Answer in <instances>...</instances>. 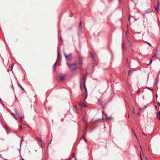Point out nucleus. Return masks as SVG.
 I'll return each instance as SVG.
<instances>
[{"mask_svg":"<svg viewBox=\"0 0 160 160\" xmlns=\"http://www.w3.org/2000/svg\"><path fill=\"white\" fill-rule=\"evenodd\" d=\"M83 83L84 88L85 89V93H86L85 94H86V97L85 98V99H86V98H87V97L88 92H87V90L86 87L85 85V80H84V77H83Z\"/></svg>","mask_w":160,"mask_h":160,"instance_id":"f257e3e1","label":"nucleus"},{"mask_svg":"<svg viewBox=\"0 0 160 160\" xmlns=\"http://www.w3.org/2000/svg\"><path fill=\"white\" fill-rule=\"evenodd\" d=\"M159 3L158 1H157V3H156V6L155 7V8L156 10L158 12H159Z\"/></svg>","mask_w":160,"mask_h":160,"instance_id":"f03ea898","label":"nucleus"},{"mask_svg":"<svg viewBox=\"0 0 160 160\" xmlns=\"http://www.w3.org/2000/svg\"><path fill=\"white\" fill-rule=\"evenodd\" d=\"M77 63L76 62H75L71 64H69L68 63H67V64L70 69H71V68H72V67L75 66L77 65Z\"/></svg>","mask_w":160,"mask_h":160,"instance_id":"7ed1b4c3","label":"nucleus"},{"mask_svg":"<svg viewBox=\"0 0 160 160\" xmlns=\"http://www.w3.org/2000/svg\"><path fill=\"white\" fill-rule=\"evenodd\" d=\"M91 56L93 59V60L95 62H96V58L97 57L93 53L91 52Z\"/></svg>","mask_w":160,"mask_h":160,"instance_id":"20e7f679","label":"nucleus"},{"mask_svg":"<svg viewBox=\"0 0 160 160\" xmlns=\"http://www.w3.org/2000/svg\"><path fill=\"white\" fill-rule=\"evenodd\" d=\"M79 62L80 65H82V58L80 55H79Z\"/></svg>","mask_w":160,"mask_h":160,"instance_id":"39448f33","label":"nucleus"},{"mask_svg":"<svg viewBox=\"0 0 160 160\" xmlns=\"http://www.w3.org/2000/svg\"><path fill=\"white\" fill-rule=\"evenodd\" d=\"M152 11V10L151 8H149L145 11V13H148Z\"/></svg>","mask_w":160,"mask_h":160,"instance_id":"423d86ee","label":"nucleus"},{"mask_svg":"<svg viewBox=\"0 0 160 160\" xmlns=\"http://www.w3.org/2000/svg\"><path fill=\"white\" fill-rule=\"evenodd\" d=\"M79 105L82 108L87 107V106L83 102H80Z\"/></svg>","mask_w":160,"mask_h":160,"instance_id":"0eeeda50","label":"nucleus"},{"mask_svg":"<svg viewBox=\"0 0 160 160\" xmlns=\"http://www.w3.org/2000/svg\"><path fill=\"white\" fill-rule=\"evenodd\" d=\"M122 48L123 51H124L125 50V46L123 40H122Z\"/></svg>","mask_w":160,"mask_h":160,"instance_id":"6e6552de","label":"nucleus"},{"mask_svg":"<svg viewBox=\"0 0 160 160\" xmlns=\"http://www.w3.org/2000/svg\"><path fill=\"white\" fill-rule=\"evenodd\" d=\"M37 139L40 142H43V141L42 140V139L41 137H37Z\"/></svg>","mask_w":160,"mask_h":160,"instance_id":"1a4fd4ad","label":"nucleus"},{"mask_svg":"<svg viewBox=\"0 0 160 160\" xmlns=\"http://www.w3.org/2000/svg\"><path fill=\"white\" fill-rule=\"evenodd\" d=\"M41 143L42 144L41 145V147H42V148H44L45 147V143L44 141H43Z\"/></svg>","mask_w":160,"mask_h":160,"instance_id":"9d476101","label":"nucleus"},{"mask_svg":"<svg viewBox=\"0 0 160 160\" xmlns=\"http://www.w3.org/2000/svg\"><path fill=\"white\" fill-rule=\"evenodd\" d=\"M77 69V68L75 67L73 69H72V68H71V69H70L72 72H74Z\"/></svg>","mask_w":160,"mask_h":160,"instance_id":"9b49d317","label":"nucleus"},{"mask_svg":"<svg viewBox=\"0 0 160 160\" xmlns=\"http://www.w3.org/2000/svg\"><path fill=\"white\" fill-rule=\"evenodd\" d=\"M14 111L15 112V114H17V115L18 116H19V114L18 112V111L17 110V109H14Z\"/></svg>","mask_w":160,"mask_h":160,"instance_id":"f8f14e48","label":"nucleus"},{"mask_svg":"<svg viewBox=\"0 0 160 160\" xmlns=\"http://www.w3.org/2000/svg\"><path fill=\"white\" fill-rule=\"evenodd\" d=\"M82 24L81 22H80L79 24V29L80 32H81L82 28H81Z\"/></svg>","mask_w":160,"mask_h":160,"instance_id":"ddd939ff","label":"nucleus"},{"mask_svg":"<svg viewBox=\"0 0 160 160\" xmlns=\"http://www.w3.org/2000/svg\"><path fill=\"white\" fill-rule=\"evenodd\" d=\"M17 84L18 86L23 90H24V88L20 85V84L17 81Z\"/></svg>","mask_w":160,"mask_h":160,"instance_id":"4468645a","label":"nucleus"},{"mask_svg":"<svg viewBox=\"0 0 160 160\" xmlns=\"http://www.w3.org/2000/svg\"><path fill=\"white\" fill-rule=\"evenodd\" d=\"M60 79L61 80L63 81L64 79V76L62 75H61V76H60Z\"/></svg>","mask_w":160,"mask_h":160,"instance_id":"2eb2a0df","label":"nucleus"},{"mask_svg":"<svg viewBox=\"0 0 160 160\" xmlns=\"http://www.w3.org/2000/svg\"><path fill=\"white\" fill-rule=\"evenodd\" d=\"M147 108V106H145L144 108H140V110L142 112H143L145 110L146 108Z\"/></svg>","mask_w":160,"mask_h":160,"instance_id":"dca6fc26","label":"nucleus"},{"mask_svg":"<svg viewBox=\"0 0 160 160\" xmlns=\"http://www.w3.org/2000/svg\"><path fill=\"white\" fill-rule=\"evenodd\" d=\"M56 64H57V61L53 65V71L54 72L55 71V66Z\"/></svg>","mask_w":160,"mask_h":160,"instance_id":"f3484780","label":"nucleus"},{"mask_svg":"<svg viewBox=\"0 0 160 160\" xmlns=\"http://www.w3.org/2000/svg\"><path fill=\"white\" fill-rule=\"evenodd\" d=\"M19 118L20 119V122L22 124H23V123H22V117H19Z\"/></svg>","mask_w":160,"mask_h":160,"instance_id":"a211bd4d","label":"nucleus"},{"mask_svg":"<svg viewBox=\"0 0 160 160\" xmlns=\"http://www.w3.org/2000/svg\"><path fill=\"white\" fill-rule=\"evenodd\" d=\"M73 110H75V111H76V110L77 109V106L75 105H74L73 106Z\"/></svg>","mask_w":160,"mask_h":160,"instance_id":"6ab92c4d","label":"nucleus"},{"mask_svg":"<svg viewBox=\"0 0 160 160\" xmlns=\"http://www.w3.org/2000/svg\"><path fill=\"white\" fill-rule=\"evenodd\" d=\"M85 130H84V134H83V135L81 137V138H85Z\"/></svg>","mask_w":160,"mask_h":160,"instance_id":"aec40b11","label":"nucleus"},{"mask_svg":"<svg viewBox=\"0 0 160 160\" xmlns=\"http://www.w3.org/2000/svg\"><path fill=\"white\" fill-rule=\"evenodd\" d=\"M11 114L13 116V117H14V118L15 119H17V118H16V117H15V115H14V113H11Z\"/></svg>","mask_w":160,"mask_h":160,"instance_id":"412c9836","label":"nucleus"},{"mask_svg":"<svg viewBox=\"0 0 160 160\" xmlns=\"http://www.w3.org/2000/svg\"><path fill=\"white\" fill-rule=\"evenodd\" d=\"M60 55L59 52V51L58 50V58H59V57H60Z\"/></svg>","mask_w":160,"mask_h":160,"instance_id":"4be33fe9","label":"nucleus"},{"mask_svg":"<svg viewBox=\"0 0 160 160\" xmlns=\"http://www.w3.org/2000/svg\"><path fill=\"white\" fill-rule=\"evenodd\" d=\"M83 121L85 123H86V124H87V123L86 122V121H85V118L84 117H83Z\"/></svg>","mask_w":160,"mask_h":160,"instance_id":"5701e85b","label":"nucleus"},{"mask_svg":"<svg viewBox=\"0 0 160 160\" xmlns=\"http://www.w3.org/2000/svg\"><path fill=\"white\" fill-rule=\"evenodd\" d=\"M152 62V59H150V62H149V63H148V64L147 65H149Z\"/></svg>","mask_w":160,"mask_h":160,"instance_id":"b1692460","label":"nucleus"},{"mask_svg":"<svg viewBox=\"0 0 160 160\" xmlns=\"http://www.w3.org/2000/svg\"><path fill=\"white\" fill-rule=\"evenodd\" d=\"M140 146L141 150L140 151V153L141 154V153H142V149L140 145Z\"/></svg>","mask_w":160,"mask_h":160,"instance_id":"393cba45","label":"nucleus"},{"mask_svg":"<svg viewBox=\"0 0 160 160\" xmlns=\"http://www.w3.org/2000/svg\"><path fill=\"white\" fill-rule=\"evenodd\" d=\"M128 42L129 44L130 45H131L132 44V42H131L129 39H128Z\"/></svg>","mask_w":160,"mask_h":160,"instance_id":"a878e982","label":"nucleus"},{"mask_svg":"<svg viewBox=\"0 0 160 160\" xmlns=\"http://www.w3.org/2000/svg\"><path fill=\"white\" fill-rule=\"evenodd\" d=\"M65 58L66 59H68V57H69V56H68V55H65Z\"/></svg>","mask_w":160,"mask_h":160,"instance_id":"bb28decb","label":"nucleus"},{"mask_svg":"<svg viewBox=\"0 0 160 160\" xmlns=\"http://www.w3.org/2000/svg\"><path fill=\"white\" fill-rule=\"evenodd\" d=\"M65 58L66 59H68V57H69V56H68V55H65Z\"/></svg>","mask_w":160,"mask_h":160,"instance_id":"cd10ccee","label":"nucleus"},{"mask_svg":"<svg viewBox=\"0 0 160 160\" xmlns=\"http://www.w3.org/2000/svg\"><path fill=\"white\" fill-rule=\"evenodd\" d=\"M133 113H135V109L134 107L133 108Z\"/></svg>","mask_w":160,"mask_h":160,"instance_id":"c85d7f7f","label":"nucleus"},{"mask_svg":"<svg viewBox=\"0 0 160 160\" xmlns=\"http://www.w3.org/2000/svg\"><path fill=\"white\" fill-rule=\"evenodd\" d=\"M112 118L111 117H107V119H111Z\"/></svg>","mask_w":160,"mask_h":160,"instance_id":"c756f323","label":"nucleus"},{"mask_svg":"<svg viewBox=\"0 0 160 160\" xmlns=\"http://www.w3.org/2000/svg\"><path fill=\"white\" fill-rule=\"evenodd\" d=\"M148 89L150 90H151V91H153V89H151V88L150 87H148Z\"/></svg>","mask_w":160,"mask_h":160,"instance_id":"7c9ffc66","label":"nucleus"},{"mask_svg":"<svg viewBox=\"0 0 160 160\" xmlns=\"http://www.w3.org/2000/svg\"><path fill=\"white\" fill-rule=\"evenodd\" d=\"M131 70H129L128 71V74L129 75H130V73H131Z\"/></svg>","mask_w":160,"mask_h":160,"instance_id":"2f4dec72","label":"nucleus"},{"mask_svg":"<svg viewBox=\"0 0 160 160\" xmlns=\"http://www.w3.org/2000/svg\"><path fill=\"white\" fill-rule=\"evenodd\" d=\"M20 126V127H19V129L20 130H21L22 129V126L21 125H20L19 126Z\"/></svg>","mask_w":160,"mask_h":160,"instance_id":"473e14b6","label":"nucleus"},{"mask_svg":"<svg viewBox=\"0 0 160 160\" xmlns=\"http://www.w3.org/2000/svg\"><path fill=\"white\" fill-rule=\"evenodd\" d=\"M146 43L148 44L150 46H151V45L150 43L148 42L147 41H146Z\"/></svg>","mask_w":160,"mask_h":160,"instance_id":"72a5a7b5","label":"nucleus"},{"mask_svg":"<svg viewBox=\"0 0 160 160\" xmlns=\"http://www.w3.org/2000/svg\"><path fill=\"white\" fill-rule=\"evenodd\" d=\"M14 63H13L12 64V65H11V67H12V68H13V67L14 66Z\"/></svg>","mask_w":160,"mask_h":160,"instance_id":"f704fd0d","label":"nucleus"},{"mask_svg":"<svg viewBox=\"0 0 160 160\" xmlns=\"http://www.w3.org/2000/svg\"><path fill=\"white\" fill-rule=\"evenodd\" d=\"M60 40L62 42H63V39H62V37L60 38Z\"/></svg>","mask_w":160,"mask_h":160,"instance_id":"c9c22d12","label":"nucleus"},{"mask_svg":"<svg viewBox=\"0 0 160 160\" xmlns=\"http://www.w3.org/2000/svg\"><path fill=\"white\" fill-rule=\"evenodd\" d=\"M69 16L70 17H72V13L70 12V14L69 15Z\"/></svg>","mask_w":160,"mask_h":160,"instance_id":"e433bc0d","label":"nucleus"},{"mask_svg":"<svg viewBox=\"0 0 160 160\" xmlns=\"http://www.w3.org/2000/svg\"><path fill=\"white\" fill-rule=\"evenodd\" d=\"M155 96H156V98H158V94H156V95H155Z\"/></svg>","mask_w":160,"mask_h":160,"instance_id":"4c0bfd02","label":"nucleus"},{"mask_svg":"<svg viewBox=\"0 0 160 160\" xmlns=\"http://www.w3.org/2000/svg\"><path fill=\"white\" fill-rule=\"evenodd\" d=\"M63 54H64V56H65V55H66V53H65V52L64 51V50H63Z\"/></svg>","mask_w":160,"mask_h":160,"instance_id":"58836bf2","label":"nucleus"},{"mask_svg":"<svg viewBox=\"0 0 160 160\" xmlns=\"http://www.w3.org/2000/svg\"><path fill=\"white\" fill-rule=\"evenodd\" d=\"M140 114V112H138V114H137V115H139Z\"/></svg>","mask_w":160,"mask_h":160,"instance_id":"ea45409f","label":"nucleus"},{"mask_svg":"<svg viewBox=\"0 0 160 160\" xmlns=\"http://www.w3.org/2000/svg\"><path fill=\"white\" fill-rule=\"evenodd\" d=\"M75 156V153H72V156L73 157H74Z\"/></svg>","mask_w":160,"mask_h":160,"instance_id":"a19ab883","label":"nucleus"},{"mask_svg":"<svg viewBox=\"0 0 160 160\" xmlns=\"http://www.w3.org/2000/svg\"><path fill=\"white\" fill-rule=\"evenodd\" d=\"M102 112V116L103 115V114H104L105 116H106V115L105 114H104V111Z\"/></svg>","mask_w":160,"mask_h":160,"instance_id":"79ce46f5","label":"nucleus"},{"mask_svg":"<svg viewBox=\"0 0 160 160\" xmlns=\"http://www.w3.org/2000/svg\"><path fill=\"white\" fill-rule=\"evenodd\" d=\"M20 160H24V159L22 158L21 157V158L20 159Z\"/></svg>","mask_w":160,"mask_h":160,"instance_id":"37998d69","label":"nucleus"},{"mask_svg":"<svg viewBox=\"0 0 160 160\" xmlns=\"http://www.w3.org/2000/svg\"><path fill=\"white\" fill-rule=\"evenodd\" d=\"M142 134H143L144 135H145V133L143 132H142Z\"/></svg>","mask_w":160,"mask_h":160,"instance_id":"c03bdc74","label":"nucleus"},{"mask_svg":"<svg viewBox=\"0 0 160 160\" xmlns=\"http://www.w3.org/2000/svg\"><path fill=\"white\" fill-rule=\"evenodd\" d=\"M156 81H155L153 83V85H155V84H156Z\"/></svg>","mask_w":160,"mask_h":160,"instance_id":"a18cd8bd","label":"nucleus"},{"mask_svg":"<svg viewBox=\"0 0 160 160\" xmlns=\"http://www.w3.org/2000/svg\"><path fill=\"white\" fill-rule=\"evenodd\" d=\"M158 106H160V102H158Z\"/></svg>","mask_w":160,"mask_h":160,"instance_id":"49530a36","label":"nucleus"},{"mask_svg":"<svg viewBox=\"0 0 160 160\" xmlns=\"http://www.w3.org/2000/svg\"><path fill=\"white\" fill-rule=\"evenodd\" d=\"M23 140L22 139L21 141V142H20V146L21 145V143H22V141Z\"/></svg>","mask_w":160,"mask_h":160,"instance_id":"de8ad7c7","label":"nucleus"},{"mask_svg":"<svg viewBox=\"0 0 160 160\" xmlns=\"http://www.w3.org/2000/svg\"><path fill=\"white\" fill-rule=\"evenodd\" d=\"M140 159H141V160H142V158L141 157V155H140Z\"/></svg>","mask_w":160,"mask_h":160,"instance_id":"09e8293b","label":"nucleus"},{"mask_svg":"<svg viewBox=\"0 0 160 160\" xmlns=\"http://www.w3.org/2000/svg\"><path fill=\"white\" fill-rule=\"evenodd\" d=\"M158 115H159V116H160V111H159V112H158Z\"/></svg>","mask_w":160,"mask_h":160,"instance_id":"8fccbe9b","label":"nucleus"},{"mask_svg":"<svg viewBox=\"0 0 160 160\" xmlns=\"http://www.w3.org/2000/svg\"><path fill=\"white\" fill-rule=\"evenodd\" d=\"M84 140L86 142V139H85V138H84Z\"/></svg>","mask_w":160,"mask_h":160,"instance_id":"3c124183","label":"nucleus"},{"mask_svg":"<svg viewBox=\"0 0 160 160\" xmlns=\"http://www.w3.org/2000/svg\"><path fill=\"white\" fill-rule=\"evenodd\" d=\"M0 157L1 158H2V155L0 154Z\"/></svg>","mask_w":160,"mask_h":160,"instance_id":"603ef678","label":"nucleus"},{"mask_svg":"<svg viewBox=\"0 0 160 160\" xmlns=\"http://www.w3.org/2000/svg\"><path fill=\"white\" fill-rule=\"evenodd\" d=\"M128 21H130V18L129 17V18H128Z\"/></svg>","mask_w":160,"mask_h":160,"instance_id":"864d4df0","label":"nucleus"},{"mask_svg":"<svg viewBox=\"0 0 160 160\" xmlns=\"http://www.w3.org/2000/svg\"><path fill=\"white\" fill-rule=\"evenodd\" d=\"M134 135H135V136L136 138H137V136L135 134V133H134Z\"/></svg>","mask_w":160,"mask_h":160,"instance_id":"5fc2aeb1","label":"nucleus"},{"mask_svg":"<svg viewBox=\"0 0 160 160\" xmlns=\"http://www.w3.org/2000/svg\"><path fill=\"white\" fill-rule=\"evenodd\" d=\"M76 52H77V53L78 54H78V51H76Z\"/></svg>","mask_w":160,"mask_h":160,"instance_id":"6e6d98bb","label":"nucleus"},{"mask_svg":"<svg viewBox=\"0 0 160 160\" xmlns=\"http://www.w3.org/2000/svg\"><path fill=\"white\" fill-rule=\"evenodd\" d=\"M158 119L160 120V116H159V117L158 118Z\"/></svg>","mask_w":160,"mask_h":160,"instance_id":"4d7b16f0","label":"nucleus"},{"mask_svg":"<svg viewBox=\"0 0 160 160\" xmlns=\"http://www.w3.org/2000/svg\"><path fill=\"white\" fill-rule=\"evenodd\" d=\"M146 159V160H148V158H147V157H146V158H145Z\"/></svg>","mask_w":160,"mask_h":160,"instance_id":"13d9d810","label":"nucleus"},{"mask_svg":"<svg viewBox=\"0 0 160 160\" xmlns=\"http://www.w3.org/2000/svg\"><path fill=\"white\" fill-rule=\"evenodd\" d=\"M5 128L6 129H8V128L7 127H5Z\"/></svg>","mask_w":160,"mask_h":160,"instance_id":"bf43d9fd","label":"nucleus"},{"mask_svg":"<svg viewBox=\"0 0 160 160\" xmlns=\"http://www.w3.org/2000/svg\"><path fill=\"white\" fill-rule=\"evenodd\" d=\"M52 139H51V141H50V142H49V144H50V142H51V141H52Z\"/></svg>","mask_w":160,"mask_h":160,"instance_id":"052dcab7","label":"nucleus"},{"mask_svg":"<svg viewBox=\"0 0 160 160\" xmlns=\"http://www.w3.org/2000/svg\"><path fill=\"white\" fill-rule=\"evenodd\" d=\"M156 56V54H155V55H153V56H152V57H155V56Z\"/></svg>","mask_w":160,"mask_h":160,"instance_id":"680f3d73","label":"nucleus"},{"mask_svg":"<svg viewBox=\"0 0 160 160\" xmlns=\"http://www.w3.org/2000/svg\"><path fill=\"white\" fill-rule=\"evenodd\" d=\"M68 56H69V57H70L71 56V54H69V55H68Z\"/></svg>","mask_w":160,"mask_h":160,"instance_id":"e2e57ef3","label":"nucleus"},{"mask_svg":"<svg viewBox=\"0 0 160 160\" xmlns=\"http://www.w3.org/2000/svg\"><path fill=\"white\" fill-rule=\"evenodd\" d=\"M98 120H95L94 122H96L98 121Z\"/></svg>","mask_w":160,"mask_h":160,"instance_id":"0e129e2a","label":"nucleus"},{"mask_svg":"<svg viewBox=\"0 0 160 160\" xmlns=\"http://www.w3.org/2000/svg\"><path fill=\"white\" fill-rule=\"evenodd\" d=\"M15 98H16V100L17 99V98H16V97H15Z\"/></svg>","mask_w":160,"mask_h":160,"instance_id":"69168bd1","label":"nucleus"},{"mask_svg":"<svg viewBox=\"0 0 160 160\" xmlns=\"http://www.w3.org/2000/svg\"><path fill=\"white\" fill-rule=\"evenodd\" d=\"M4 160H8L7 159H5V158H4Z\"/></svg>","mask_w":160,"mask_h":160,"instance_id":"338daca9","label":"nucleus"},{"mask_svg":"<svg viewBox=\"0 0 160 160\" xmlns=\"http://www.w3.org/2000/svg\"><path fill=\"white\" fill-rule=\"evenodd\" d=\"M71 159V158H70L68 160H70Z\"/></svg>","mask_w":160,"mask_h":160,"instance_id":"774afa93","label":"nucleus"}]
</instances>
